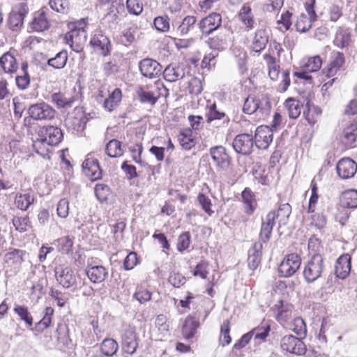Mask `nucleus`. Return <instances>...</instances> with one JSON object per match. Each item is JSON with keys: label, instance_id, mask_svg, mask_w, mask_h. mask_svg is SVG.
Returning a JSON list of instances; mask_svg holds the SVG:
<instances>
[{"label": "nucleus", "instance_id": "30", "mask_svg": "<svg viewBox=\"0 0 357 357\" xmlns=\"http://www.w3.org/2000/svg\"><path fill=\"white\" fill-rule=\"evenodd\" d=\"M357 137V123L352 122L343 130L341 135V142L346 147H352Z\"/></svg>", "mask_w": 357, "mask_h": 357}, {"label": "nucleus", "instance_id": "33", "mask_svg": "<svg viewBox=\"0 0 357 357\" xmlns=\"http://www.w3.org/2000/svg\"><path fill=\"white\" fill-rule=\"evenodd\" d=\"M241 198L245 205V212L249 215H252L257 205L254 193L250 189L245 188L241 193Z\"/></svg>", "mask_w": 357, "mask_h": 357}, {"label": "nucleus", "instance_id": "57", "mask_svg": "<svg viewBox=\"0 0 357 357\" xmlns=\"http://www.w3.org/2000/svg\"><path fill=\"white\" fill-rule=\"evenodd\" d=\"M153 24L158 31L167 32L169 30V19L167 16L156 17L154 19Z\"/></svg>", "mask_w": 357, "mask_h": 357}, {"label": "nucleus", "instance_id": "8", "mask_svg": "<svg viewBox=\"0 0 357 357\" xmlns=\"http://www.w3.org/2000/svg\"><path fill=\"white\" fill-rule=\"evenodd\" d=\"M29 13L26 3L22 2L16 5L12 10L8 17V26L13 31H17L22 26L24 17Z\"/></svg>", "mask_w": 357, "mask_h": 357}, {"label": "nucleus", "instance_id": "54", "mask_svg": "<svg viewBox=\"0 0 357 357\" xmlns=\"http://www.w3.org/2000/svg\"><path fill=\"white\" fill-rule=\"evenodd\" d=\"M291 330L301 338L306 336V324L304 320L301 317H296L294 319L292 324Z\"/></svg>", "mask_w": 357, "mask_h": 357}, {"label": "nucleus", "instance_id": "48", "mask_svg": "<svg viewBox=\"0 0 357 357\" xmlns=\"http://www.w3.org/2000/svg\"><path fill=\"white\" fill-rule=\"evenodd\" d=\"M229 321L226 319L223 321L220 328V335L219 337L220 344L225 347L231 343V338L229 335Z\"/></svg>", "mask_w": 357, "mask_h": 357}, {"label": "nucleus", "instance_id": "2", "mask_svg": "<svg viewBox=\"0 0 357 357\" xmlns=\"http://www.w3.org/2000/svg\"><path fill=\"white\" fill-rule=\"evenodd\" d=\"M324 269L323 256L319 253L312 254L304 268L303 276L305 281L308 283L316 281L321 276Z\"/></svg>", "mask_w": 357, "mask_h": 357}, {"label": "nucleus", "instance_id": "49", "mask_svg": "<svg viewBox=\"0 0 357 357\" xmlns=\"http://www.w3.org/2000/svg\"><path fill=\"white\" fill-rule=\"evenodd\" d=\"M208 122H211L214 120H220L226 118V120L228 121L229 119L226 116V114L224 112L218 109L217 108L216 104L212 103L210 105L208 106Z\"/></svg>", "mask_w": 357, "mask_h": 357}, {"label": "nucleus", "instance_id": "12", "mask_svg": "<svg viewBox=\"0 0 357 357\" xmlns=\"http://www.w3.org/2000/svg\"><path fill=\"white\" fill-rule=\"evenodd\" d=\"M273 139L272 128L267 126H260L257 128L254 142L259 149H267Z\"/></svg>", "mask_w": 357, "mask_h": 357}, {"label": "nucleus", "instance_id": "3", "mask_svg": "<svg viewBox=\"0 0 357 357\" xmlns=\"http://www.w3.org/2000/svg\"><path fill=\"white\" fill-rule=\"evenodd\" d=\"M271 107L268 98L264 94L249 96L245 98L243 107L245 114H252L258 112L261 114L267 113Z\"/></svg>", "mask_w": 357, "mask_h": 357}, {"label": "nucleus", "instance_id": "45", "mask_svg": "<svg viewBox=\"0 0 357 357\" xmlns=\"http://www.w3.org/2000/svg\"><path fill=\"white\" fill-rule=\"evenodd\" d=\"M178 141L183 149L190 150L195 145L194 138L192 136V131L184 130L178 136Z\"/></svg>", "mask_w": 357, "mask_h": 357}, {"label": "nucleus", "instance_id": "13", "mask_svg": "<svg viewBox=\"0 0 357 357\" xmlns=\"http://www.w3.org/2000/svg\"><path fill=\"white\" fill-rule=\"evenodd\" d=\"M222 24L220 14L212 13L204 17L198 24L199 28L204 35H209L217 30Z\"/></svg>", "mask_w": 357, "mask_h": 357}, {"label": "nucleus", "instance_id": "59", "mask_svg": "<svg viewBox=\"0 0 357 357\" xmlns=\"http://www.w3.org/2000/svg\"><path fill=\"white\" fill-rule=\"evenodd\" d=\"M49 4L52 10L58 13H67L69 10V3L67 0H50Z\"/></svg>", "mask_w": 357, "mask_h": 357}, {"label": "nucleus", "instance_id": "36", "mask_svg": "<svg viewBox=\"0 0 357 357\" xmlns=\"http://www.w3.org/2000/svg\"><path fill=\"white\" fill-rule=\"evenodd\" d=\"M24 254V250L13 249L5 255L4 261L8 265L18 268L24 260L23 255Z\"/></svg>", "mask_w": 357, "mask_h": 357}, {"label": "nucleus", "instance_id": "1", "mask_svg": "<svg viewBox=\"0 0 357 357\" xmlns=\"http://www.w3.org/2000/svg\"><path fill=\"white\" fill-rule=\"evenodd\" d=\"M39 138L33 142V148L36 153L45 157L47 151L41 147L43 144L50 146H56L63 139V135L61 130L54 126H43L38 131Z\"/></svg>", "mask_w": 357, "mask_h": 357}, {"label": "nucleus", "instance_id": "24", "mask_svg": "<svg viewBox=\"0 0 357 357\" xmlns=\"http://www.w3.org/2000/svg\"><path fill=\"white\" fill-rule=\"evenodd\" d=\"M276 219V214L275 211H270L266 218L262 222L261 231H260V239L263 242H266L269 240L272 229L275 225V220Z\"/></svg>", "mask_w": 357, "mask_h": 357}, {"label": "nucleus", "instance_id": "53", "mask_svg": "<svg viewBox=\"0 0 357 357\" xmlns=\"http://www.w3.org/2000/svg\"><path fill=\"white\" fill-rule=\"evenodd\" d=\"M13 224L15 229L20 232H24L31 227V222L28 216L14 217Z\"/></svg>", "mask_w": 357, "mask_h": 357}, {"label": "nucleus", "instance_id": "11", "mask_svg": "<svg viewBox=\"0 0 357 357\" xmlns=\"http://www.w3.org/2000/svg\"><path fill=\"white\" fill-rule=\"evenodd\" d=\"M55 277L57 282L64 288L71 287L76 284V276L68 266H57L55 268Z\"/></svg>", "mask_w": 357, "mask_h": 357}, {"label": "nucleus", "instance_id": "52", "mask_svg": "<svg viewBox=\"0 0 357 357\" xmlns=\"http://www.w3.org/2000/svg\"><path fill=\"white\" fill-rule=\"evenodd\" d=\"M321 109L315 106L309 107L307 112H304L306 121L309 124L313 126L319 119L321 115Z\"/></svg>", "mask_w": 357, "mask_h": 357}, {"label": "nucleus", "instance_id": "26", "mask_svg": "<svg viewBox=\"0 0 357 357\" xmlns=\"http://www.w3.org/2000/svg\"><path fill=\"white\" fill-rule=\"evenodd\" d=\"M344 63V54L341 52H335L333 59L328 66L323 70V73L328 78L334 77Z\"/></svg>", "mask_w": 357, "mask_h": 357}, {"label": "nucleus", "instance_id": "9", "mask_svg": "<svg viewBox=\"0 0 357 357\" xmlns=\"http://www.w3.org/2000/svg\"><path fill=\"white\" fill-rule=\"evenodd\" d=\"M301 259L297 254H290L287 255L280 263L278 271L283 277H290L293 275L300 268Z\"/></svg>", "mask_w": 357, "mask_h": 357}, {"label": "nucleus", "instance_id": "27", "mask_svg": "<svg viewBox=\"0 0 357 357\" xmlns=\"http://www.w3.org/2000/svg\"><path fill=\"white\" fill-rule=\"evenodd\" d=\"M185 74V68L176 64L169 65L163 71L164 78L169 82H174L182 79L184 77Z\"/></svg>", "mask_w": 357, "mask_h": 357}, {"label": "nucleus", "instance_id": "15", "mask_svg": "<svg viewBox=\"0 0 357 357\" xmlns=\"http://www.w3.org/2000/svg\"><path fill=\"white\" fill-rule=\"evenodd\" d=\"M18 68L19 64L14 53L8 51L0 56V73L12 76Z\"/></svg>", "mask_w": 357, "mask_h": 357}, {"label": "nucleus", "instance_id": "21", "mask_svg": "<svg viewBox=\"0 0 357 357\" xmlns=\"http://www.w3.org/2000/svg\"><path fill=\"white\" fill-rule=\"evenodd\" d=\"M351 257L349 254L341 255L336 261L335 273L338 278L345 279L351 271Z\"/></svg>", "mask_w": 357, "mask_h": 357}, {"label": "nucleus", "instance_id": "16", "mask_svg": "<svg viewBox=\"0 0 357 357\" xmlns=\"http://www.w3.org/2000/svg\"><path fill=\"white\" fill-rule=\"evenodd\" d=\"M83 172L85 175L91 181H96L102 177V170L100 169L98 160L91 157V154H88L82 163Z\"/></svg>", "mask_w": 357, "mask_h": 357}, {"label": "nucleus", "instance_id": "4", "mask_svg": "<svg viewBox=\"0 0 357 357\" xmlns=\"http://www.w3.org/2000/svg\"><path fill=\"white\" fill-rule=\"evenodd\" d=\"M315 0H310V3H305V9L307 13H301L295 22V27L298 32L304 33L308 31L312 22L317 20V14L314 9Z\"/></svg>", "mask_w": 357, "mask_h": 357}, {"label": "nucleus", "instance_id": "17", "mask_svg": "<svg viewBox=\"0 0 357 357\" xmlns=\"http://www.w3.org/2000/svg\"><path fill=\"white\" fill-rule=\"evenodd\" d=\"M336 169L340 177L348 179L353 177L356 173L357 164L349 158H344L337 162Z\"/></svg>", "mask_w": 357, "mask_h": 357}, {"label": "nucleus", "instance_id": "61", "mask_svg": "<svg viewBox=\"0 0 357 357\" xmlns=\"http://www.w3.org/2000/svg\"><path fill=\"white\" fill-rule=\"evenodd\" d=\"M66 123L68 128L72 127L77 131L82 130L84 128V119L69 116L66 120Z\"/></svg>", "mask_w": 357, "mask_h": 357}, {"label": "nucleus", "instance_id": "44", "mask_svg": "<svg viewBox=\"0 0 357 357\" xmlns=\"http://www.w3.org/2000/svg\"><path fill=\"white\" fill-rule=\"evenodd\" d=\"M105 152L109 157L116 158L121 156L124 150L119 140L112 139L107 144Z\"/></svg>", "mask_w": 357, "mask_h": 357}, {"label": "nucleus", "instance_id": "43", "mask_svg": "<svg viewBox=\"0 0 357 357\" xmlns=\"http://www.w3.org/2000/svg\"><path fill=\"white\" fill-rule=\"evenodd\" d=\"M68 61V53L66 50L58 52L54 57L49 59L47 65L54 69H62L66 65Z\"/></svg>", "mask_w": 357, "mask_h": 357}, {"label": "nucleus", "instance_id": "6", "mask_svg": "<svg viewBox=\"0 0 357 357\" xmlns=\"http://www.w3.org/2000/svg\"><path fill=\"white\" fill-rule=\"evenodd\" d=\"M31 118L37 121H46L54 119L56 112L48 104L41 102L31 105L28 109Z\"/></svg>", "mask_w": 357, "mask_h": 357}, {"label": "nucleus", "instance_id": "25", "mask_svg": "<svg viewBox=\"0 0 357 357\" xmlns=\"http://www.w3.org/2000/svg\"><path fill=\"white\" fill-rule=\"evenodd\" d=\"M68 43L73 51L79 52L82 49V45L86 40V35L84 29L73 30L70 31L67 36Z\"/></svg>", "mask_w": 357, "mask_h": 357}, {"label": "nucleus", "instance_id": "40", "mask_svg": "<svg viewBox=\"0 0 357 357\" xmlns=\"http://www.w3.org/2000/svg\"><path fill=\"white\" fill-rule=\"evenodd\" d=\"M340 203L344 208L357 207V190L351 189L344 191L340 197Z\"/></svg>", "mask_w": 357, "mask_h": 357}, {"label": "nucleus", "instance_id": "28", "mask_svg": "<svg viewBox=\"0 0 357 357\" xmlns=\"http://www.w3.org/2000/svg\"><path fill=\"white\" fill-rule=\"evenodd\" d=\"M268 42V33L265 29H259L255 31L252 42V49L256 52L263 50Z\"/></svg>", "mask_w": 357, "mask_h": 357}, {"label": "nucleus", "instance_id": "46", "mask_svg": "<svg viewBox=\"0 0 357 357\" xmlns=\"http://www.w3.org/2000/svg\"><path fill=\"white\" fill-rule=\"evenodd\" d=\"M271 331L269 324H264L251 331V334L255 340L264 341L268 337Z\"/></svg>", "mask_w": 357, "mask_h": 357}, {"label": "nucleus", "instance_id": "7", "mask_svg": "<svg viewBox=\"0 0 357 357\" xmlns=\"http://www.w3.org/2000/svg\"><path fill=\"white\" fill-rule=\"evenodd\" d=\"M292 309L291 304L287 301L280 299L271 307V311L275 320L280 324H284L291 318Z\"/></svg>", "mask_w": 357, "mask_h": 357}, {"label": "nucleus", "instance_id": "63", "mask_svg": "<svg viewBox=\"0 0 357 357\" xmlns=\"http://www.w3.org/2000/svg\"><path fill=\"white\" fill-rule=\"evenodd\" d=\"M60 250L63 253L68 254L73 250V241L70 236H64L58 240Z\"/></svg>", "mask_w": 357, "mask_h": 357}, {"label": "nucleus", "instance_id": "35", "mask_svg": "<svg viewBox=\"0 0 357 357\" xmlns=\"http://www.w3.org/2000/svg\"><path fill=\"white\" fill-rule=\"evenodd\" d=\"M351 42V33L348 29L340 27L335 36L333 43L339 48H344L349 45Z\"/></svg>", "mask_w": 357, "mask_h": 357}, {"label": "nucleus", "instance_id": "37", "mask_svg": "<svg viewBox=\"0 0 357 357\" xmlns=\"http://www.w3.org/2000/svg\"><path fill=\"white\" fill-rule=\"evenodd\" d=\"M122 99V92L119 88H116L106 98L103 103V107L108 112L113 111L120 103Z\"/></svg>", "mask_w": 357, "mask_h": 357}, {"label": "nucleus", "instance_id": "23", "mask_svg": "<svg viewBox=\"0 0 357 357\" xmlns=\"http://www.w3.org/2000/svg\"><path fill=\"white\" fill-rule=\"evenodd\" d=\"M138 347L136 333L132 330L125 332L122 340V351L124 354L132 355Z\"/></svg>", "mask_w": 357, "mask_h": 357}, {"label": "nucleus", "instance_id": "31", "mask_svg": "<svg viewBox=\"0 0 357 357\" xmlns=\"http://www.w3.org/2000/svg\"><path fill=\"white\" fill-rule=\"evenodd\" d=\"M47 8H42L38 14H36L30 24V28L35 31H43L50 26L49 21L45 14Z\"/></svg>", "mask_w": 357, "mask_h": 357}, {"label": "nucleus", "instance_id": "50", "mask_svg": "<svg viewBox=\"0 0 357 357\" xmlns=\"http://www.w3.org/2000/svg\"><path fill=\"white\" fill-rule=\"evenodd\" d=\"M264 59L266 61L268 65V75L272 80H276L279 75V66L275 63V59L269 55L264 54Z\"/></svg>", "mask_w": 357, "mask_h": 357}, {"label": "nucleus", "instance_id": "64", "mask_svg": "<svg viewBox=\"0 0 357 357\" xmlns=\"http://www.w3.org/2000/svg\"><path fill=\"white\" fill-rule=\"evenodd\" d=\"M189 92L192 95L197 96L203 90L202 83L200 79L197 77L192 78L188 84Z\"/></svg>", "mask_w": 357, "mask_h": 357}, {"label": "nucleus", "instance_id": "62", "mask_svg": "<svg viewBox=\"0 0 357 357\" xmlns=\"http://www.w3.org/2000/svg\"><path fill=\"white\" fill-rule=\"evenodd\" d=\"M95 194L98 199L103 202L107 199L109 195V188L107 185L97 184L95 187Z\"/></svg>", "mask_w": 357, "mask_h": 357}, {"label": "nucleus", "instance_id": "42", "mask_svg": "<svg viewBox=\"0 0 357 357\" xmlns=\"http://www.w3.org/2000/svg\"><path fill=\"white\" fill-rule=\"evenodd\" d=\"M119 349V344L112 338L105 339L100 344V351L105 356H113Z\"/></svg>", "mask_w": 357, "mask_h": 357}, {"label": "nucleus", "instance_id": "56", "mask_svg": "<svg viewBox=\"0 0 357 357\" xmlns=\"http://www.w3.org/2000/svg\"><path fill=\"white\" fill-rule=\"evenodd\" d=\"M54 310L51 307H47L45 309V314L43 319L38 323L37 327L38 330L43 331L48 328L51 324L52 316L53 314Z\"/></svg>", "mask_w": 357, "mask_h": 357}, {"label": "nucleus", "instance_id": "34", "mask_svg": "<svg viewBox=\"0 0 357 357\" xmlns=\"http://www.w3.org/2000/svg\"><path fill=\"white\" fill-rule=\"evenodd\" d=\"M284 105L289 118L296 119L301 115L303 105L299 100L294 98H289L285 100Z\"/></svg>", "mask_w": 357, "mask_h": 357}, {"label": "nucleus", "instance_id": "39", "mask_svg": "<svg viewBox=\"0 0 357 357\" xmlns=\"http://www.w3.org/2000/svg\"><path fill=\"white\" fill-rule=\"evenodd\" d=\"M196 22L197 17L195 16L187 15L176 28V31L181 36H185L194 29Z\"/></svg>", "mask_w": 357, "mask_h": 357}, {"label": "nucleus", "instance_id": "38", "mask_svg": "<svg viewBox=\"0 0 357 357\" xmlns=\"http://www.w3.org/2000/svg\"><path fill=\"white\" fill-rule=\"evenodd\" d=\"M34 195L31 192L17 194L15 198V205L22 211H26L33 204Z\"/></svg>", "mask_w": 357, "mask_h": 357}, {"label": "nucleus", "instance_id": "19", "mask_svg": "<svg viewBox=\"0 0 357 357\" xmlns=\"http://www.w3.org/2000/svg\"><path fill=\"white\" fill-rule=\"evenodd\" d=\"M210 155L215 165L226 169L229 165V156L222 146H215L210 149Z\"/></svg>", "mask_w": 357, "mask_h": 357}, {"label": "nucleus", "instance_id": "29", "mask_svg": "<svg viewBox=\"0 0 357 357\" xmlns=\"http://www.w3.org/2000/svg\"><path fill=\"white\" fill-rule=\"evenodd\" d=\"M262 243L257 242L248 250V264L250 268L255 270L259 265L261 258Z\"/></svg>", "mask_w": 357, "mask_h": 357}, {"label": "nucleus", "instance_id": "41", "mask_svg": "<svg viewBox=\"0 0 357 357\" xmlns=\"http://www.w3.org/2000/svg\"><path fill=\"white\" fill-rule=\"evenodd\" d=\"M322 61L319 56L303 59L301 63V68L307 72H316L321 66Z\"/></svg>", "mask_w": 357, "mask_h": 357}, {"label": "nucleus", "instance_id": "32", "mask_svg": "<svg viewBox=\"0 0 357 357\" xmlns=\"http://www.w3.org/2000/svg\"><path fill=\"white\" fill-rule=\"evenodd\" d=\"M199 326V322L195 317L191 316L186 317L182 327V334L184 338L186 340L192 339Z\"/></svg>", "mask_w": 357, "mask_h": 357}, {"label": "nucleus", "instance_id": "60", "mask_svg": "<svg viewBox=\"0 0 357 357\" xmlns=\"http://www.w3.org/2000/svg\"><path fill=\"white\" fill-rule=\"evenodd\" d=\"M197 201L208 215L211 216L213 215L214 211L211 209V201L207 196L203 193H199L197 196Z\"/></svg>", "mask_w": 357, "mask_h": 357}, {"label": "nucleus", "instance_id": "10", "mask_svg": "<svg viewBox=\"0 0 357 357\" xmlns=\"http://www.w3.org/2000/svg\"><path fill=\"white\" fill-rule=\"evenodd\" d=\"M254 143L252 135L243 133L234 138L232 146L236 153L248 155L252 153Z\"/></svg>", "mask_w": 357, "mask_h": 357}, {"label": "nucleus", "instance_id": "18", "mask_svg": "<svg viewBox=\"0 0 357 357\" xmlns=\"http://www.w3.org/2000/svg\"><path fill=\"white\" fill-rule=\"evenodd\" d=\"M139 70L143 76L154 78L160 74L162 66L155 60L145 59L140 61Z\"/></svg>", "mask_w": 357, "mask_h": 357}, {"label": "nucleus", "instance_id": "22", "mask_svg": "<svg viewBox=\"0 0 357 357\" xmlns=\"http://www.w3.org/2000/svg\"><path fill=\"white\" fill-rule=\"evenodd\" d=\"M86 273L91 282L97 284L105 281L108 276L107 269L102 265L88 266Z\"/></svg>", "mask_w": 357, "mask_h": 357}, {"label": "nucleus", "instance_id": "47", "mask_svg": "<svg viewBox=\"0 0 357 357\" xmlns=\"http://www.w3.org/2000/svg\"><path fill=\"white\" fill-rule=\"evenodd\" d=\"M292 13L289 10L282 13L280 18L277 20V24L279 26L278 29L282 31L289 30L292 24Z\"/></svg>", "mask_w": 357, "mask_h": 357}, {"label": "nucleus", "instance_id": "55", "mask_svg": "<svg viewBox=\"0 0 357 357\" xmlns=\"http://www.w3.org/2000/svg\"><path fill=\"white\" fill-rule=\"evenodd\" d=\"M291 213V206L289 204H281L275 211L276 219H278L280 222L285 224Z\"/></svg>", "mask_w": 357, "mask_h": 357}, {"label": "nucleus", "instance_id": "5", "mask_svg": "<svg viewBox=\"0 0 357 357\" xmlns=\"http://www.w3.org/2000/svg\"><path fill=\"white\" fill-rule=\"evenodd\" d=\"M280 347L283 351L298 356L304 355L306 352V347L301 337H296L292 335L282 337Z\"/></svg>", "mask_w": 357, "mask_h": 357}, {"label": "nucleus", "instance_id": "20", "mask_svg": "<svg viewBox=\"0 0 357 357\" xmlns=\"http://www.w3.org/2000/svg\"><path fill=\"white\" fill-rule=\"evenodd\" d=\"M238 18L244 25L246 31H250L255 28L256 24L255 16L249 3L243 5L238 13Z\"/></svg>", "mask_w": 357, "mask_h": 357}, {"label": "nucleus", "instance_id": "51", "mask_svg": "<svg viewBox=\"0 0 357 357\" xmlns=\"http://www.w3.org/2000/svg\"><path fill=\"white\" fill-rule=\"evenodd\" d=\"M13 310L20 317V319L24 321L29 327L32 326L33 318L26 307L16 305Z\"/></svg>", "mask_w": 357, "mask_h": 357}, {"label": "nucleus", "instance_id": "58", "mask_svg": "<svg viewBox=\"0 0 357 357\" xmlns=\"http://www.w3.org/2000/svg\"><path fill=\"white\" fill-rule=\"evenodd\" d=\"M126 8L130 14L139 15L143 11L141 0H127Z\"/></svg>", "mask_w": 357, "mask_h": 357}, {"label": "nucleus", "instance_id": "14", "mask_svg": "<svg viewBox=\"0 0 357 357\" xmlns=\"http://www.w3.org/2000/svg\"><path fill=\"white\" fill-rule=\"evenodd\" d=\"M90 44L96 51L105 56L109 54L111 44L109 38L101 31H96L90 40Z\"/></svg>", "mask_w": 357, "mask_h": 357}]
</instances>
